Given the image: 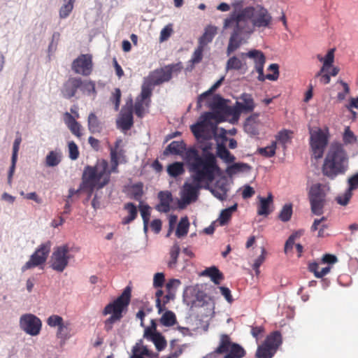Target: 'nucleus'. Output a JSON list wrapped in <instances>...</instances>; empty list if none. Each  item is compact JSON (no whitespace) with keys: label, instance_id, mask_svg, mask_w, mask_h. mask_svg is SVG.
Wrapping results in <instances>:
<instances>
[{"label":"nucleus","instance_id":"obj_23","mask_svg":"<svg viewBox=\"0 0 358 358\" xmlns=\"http://www.w3.org/2000/svg\"><path fill=\"white\" fill-rule=\"evenodd\" d=\"M233 343L231 342L228 335L223 334L221 336L219 346L214 352L207 355V358L214 357L216 354H224L228 352Z\"/></svg>","mask_w":358,"mask_h":358},{"label":"nucleus","instance_id":"obj_42","mask_svg":"<svg viewBox=\"0 0 358 358\" xmlns=\"http://www.w3.org/2000/svg\"><path fill=\"white\" fill-rule=\"evenodd\" d=\"M189 222L187 217H182L178 224L176 235L177 237L180 238L185 236L189 229Z\"/></svg>","mask_w":358,"mask_h":358},{"label":"nucleus","instance_id":"obj_51","mask_svg":"<svg viewBox=\"0 0 358 358\" xmlns=\"http://www.w3.org/2000/svg\"><path fill=\"white\" fill-rule=\"evenodd\" d=\"M180 246L176 243L171 247L170 250L171 260L168 263V265L170 268H172L176 266L180 253Z\"/></svg>","mask_w":358,"mask_h":358},{"label":"nucleus","instance_id":"obj_5","mask_svg":"<svg viewBox=\"0 0 358 358\" xmlns=\"http://www.w3.org/2000/svg\"><path fill=\"white\" fill-rule=\"evenodd\" d=\"M122 143L121 139H117L115 143L114 147L110 148V169H108V163L106 159H101L99 161L94 167H97L101 162H105L106 163V168L104 173V177L100 178L101 183L100 187H104L106 185L110 179V174L112 173H118V166L120 163H125L127 162L125 151L120 148V145Z\"/></svg>","mask_w":358,"mask_h":358},{"label":"nucleus","instance_id":"obj_63","mask_svg":"<svg viewBox=\"0 0 358 358\" xmlns=\"http://www.w3.org/2000/svg\"><path fill=\"white\" fill-rule=\"evenodd\" d=\"M165 280L164 275L163 273H157L154 275L153 286L155 288L162 287Z\"/></svg>","mask_w":358,"mask_h":358},{"label":"nucleus","instance_id":"obj_47","mask_svg":"<svg viewBox=\"0 0 358 358\" xmlns=\"http://www.w3.org/2000/svg\"><path fill=\"white\" fill-rule=\"evenodd\" d=\"M292 203H286L283 206L282 208L281 209L278 217L279 219L284 222H288L290 220L292 215Z\"/></svg>","mask_w":358,"mask_h":358},{"label":"nucleus","instance_id":"obj_40","mask_svg":"<svg viewBox=\"0 0 358 358\" xmlns=\"http://www.w3.org/2000/svg\"><path fill=\"white\" fill-rule=\"evenodd\" d=\"M143 195V184L138 182L134 184L129 189V197L136 201H141Z\"/></svg>","mask_w":358,"mask_h":358},{"label":"nucleus","instance_id":"obj_49","mask_svg":"<svg viewBox=\"0 0 358 358\" xmlns=\"http://www.w3.org/2000/svg\"><path fill=\"white\" fill-rule=\"evenodd\" d=\"M75 0H64V4L59 10V16L61 18H66L69 15L73 8Z\"/></svg>","mask_w":358,"mask_h":358},{"label":"nucleus","instance_id":"obj_13","mask_svg":"<svg viewBox=\"0 0 358 358\" xmlns=\"http://www.w3.org/2000/svg\"><path fill=\"white\" fill-rule=\"evenodd\" d=\"M20 327L27 334L31 336H37L41 331L42 322L36 315L27 313L20 317Z\"/></svg>","mask_w":358,"mask_h":358},{"label":"nucleus","instance_id":"obj_34","mask_svg":"<svg viewBox=\"0 0 358 358\" xmlns=\"http://www.w3.org/2000/svg\"><path fill=\"white\" fill-rule=\"evenodd\" d=\"M217 156L226 163H232L235 161V157L227 149L223 144H218L217 147Z\"/></svg>","mask_w":358,"mask_h":358},{"label":"nucleus","instance_id":"obj_7","mask_svg":"<svg viewBox=\"0 0 358 358\" xmlns=\"http://www.w3.org/2000/svg\"><path fill=\"white\" fill-rule=\"evenodd\" d=\"M326 185L321 183L313 184L308 192V199L311 212L316 215H321L324 213L327 196Z\"/></svg>","mask_w":358,"mask_h":358},{"label":"nucleus","instance_id":"obj_38","mask_svg":"<svg viewBox=\"0 0 358 358\" xmlns=\"http://www.w3.org/2000/svg\"><path fill=\"white\" fill-rule=\"evenodd\" d=\"M167 172L170 176L173 178L182 175L185 173L183 163L176 162L169 164L167 167Z\"/></svg>","mask_w":358,"mask_h":358},{"label":"nucleus","instance_id":"obj_48","mask_svg":"<svg viewBox=\"0 0 358 358\" xmlns=\"http://www.w3.org/2000/svg\"><path fill=\"white\" fill-rule=\"evenodd\" d=\"M150 100L144 101L136 99L134 104V113L138 117H142L145 113V106L148 107Z\"/></svg>","mask_w":358,"mask_h":358},{"label":"nucleus","instance_id":"obj_3","mask_svg":"<svg viewBox=\"0 0 358 358\" xmlns=\"http://www.w3.org/2000/svg\"><path fill=\"white\" fill-rule=\"evenodd\" d=\"M349 168V157L343 145L333 143L330 146L322 166V174L330 180L345 174Z\"/></svg>","mask_w":358,"mask_h":358},{"label":"nucleus","instance_id":"obj_50","mask_svg":"<svg viewBox=\"0 0 358 358\" xmlns=\"http://www.w3.org/2000/svg\"><path fill=\"white\" fill-rule=\"evenodd\" d=\"M152 85H153L151 84V81L149 80L148 82L144 83L141 87V94L138 98L144 101H146L147 99L150 100V97L151 96L152 92Z\"/></svg>","mask_w":358,"mask_h":358},{"label":"nucleus","instance_id":"obj_64","mask_svg":"<svg viewBox=\"0 0 358 358\" xmlns=\"http://www.w3.org/2000/svg\"><path fill=\"white\" fill-rule=\"evenodd\" d=\"M348 182L349 185V191L352 192L358 189V173L349 178Z\"/></svg>","mask_w":358,"mask_h":358},{"label":"nucleus","instance_id":"obj_39","mask_svg":"<svg viewBox=\"0 0 358 358\" xmlns=\"http://www.w3.org/2000/svg\"><path fill=\"white\" fill-rule=\"evenodd\" d=\"M245 355V350L240 345L233 343L224 358H242Z\"/></svg>","mask_w":358,"mask_h":358},{"label":"nucleus","instance_id":"obj_33","mask_svg":"<svg viewBox=\"0 0 358 358\" xmlns=\"http://www.w3.org/2000/svg\"><path fill=\"white\" fill-rule=\"evenodd\" d=\"M334 48L330 49L327 52L326 56L324 57L323 65L320 71L315 74V77H318L320 74L328 71L329 68L332 66V64L334 62Z\"/></svg>","mask_w":358,"mask_h":358},{"label":"nucleus","instance_id":"obj_4","mask_svg":"<svg viewBox=\"0 0 358 358\" xmlns=\"http://www.w3.org/2000/svg\"><path fill=\"white\" fill-rule=\"evenodd\" d=\"M106 168V163L101 162L97 167L87 166L85 168L82 177V182L78 189L71 188L69 190V195L66 199H71L80 192H87L88 197H90L96 187L101 189V180L104 177V173Z\"/></svg>","mask_w":358,"mask_h":358},{"label":"nucleus","instance_id":"obj_22","mask_svg":"<svg viewBox=\"0 0 358 358\" xmlns=\"http://www.w3.org/2000/svg\"><path fill=\"white\" fill-rule=\"evenodd\" d=\"M159 203L156 209L159 212L168 213L170 210V204L172 201V194L170 192L161 191L158 194Z\"/></svg>","mask_w":358,"mask_h":358},{"label":"nucleus","instance_id":"obj_46","mask_svg":"<svg viewBox=\"0 0 358 358\" xmlns=\"http://www.w3.org/2000/svg\"><path fill=\"white\" fill-rule=\"evenodd\" d=\"M275 353V351L263 343L257 350L256 358H272Z\"/></svg>","mask_w":358,"mask_h":358},{"label":"nucleus","instance_id":"obj_19","mask_svg":"<svg viewBox=\"0 0 358 358\" xmlns=\"http://www.w3.org/2000/svg\"><path fill=\"white\" fill-rule=\"evenodd\" d=\"M117 124L122 130L127 131L131 129L134 124L132 106L127 108H122Z\"/></svg>","mask_w":358,"mask_h":358},{"label":"nucleus","instance_id":"obj_59","mask_svg":"<svg viewBox=\"0 0 358 358\" xmlns=\"http://www.w3.org/2000/svg\"><path fill=\"white\" fill-rule=\"evenodd\" d=\"M121 319H119L117 317H113L110 315L108 319H106L104 322V330L106 332H110L113 330L114 324L118 322H120Z\"/></svg>","mask_w":358,"mask_h":358},{"label":"nucleus","instance_id":"obj_41","mask_svg":"<svg viewBox=\"0 0 358 358\" xmlns=\"http://www.w3.org/2000/svg\"><path fill=\"white\" fill-rule=\"evenodd\" d=\"M251 169L250 166L245 163H235L227 169V173L229 176L234 175L238 172L248 171Z\"/></svg>","mask_w":358,"mask_h":358},{"label":"nucleus","instance_id":"obj_28","mask_svg":"<svg viewBox=\"0 0 358 358\" xmlns=\"http://www.w3.org/2000/svg\"><path fill=\"white\" fill-rule=\"evenodd\" d=\"M201 275L209 277L215 285H219L224 279L223 274L216 266H214L206 268L202 272Z\"/></svg>","mask_w":358,"mask_h":358},{"label":"nucleus","instance_id":"obj_57","mask_svg":"<svg viewBox=\"0 0 358 358\" xmlns=\"http://www.w3.org/2000/svg\"><path fill=\"white\" fill-rule=\"evenodd\" d=\"M266 254V250L264 248H262L261 255L255 259V261L253 264V266H252L253 269L255 271L256 274H258L259 273V267L265 261Z\"/></svg>","mask_w":358,"mask_h":358},{"label":"nucleus","instance_id":"obj_62","mask_svg":"<svg viewBox=\"0 0 358 358\" xmlns=\"http://www.w3.org/2000/svg\"><path fill=\"white\" fill-rule=\"evenodd\" d=\"M121 99V91L119 88H115L110 98L111 101L115 105V110H118Z\"/></svg>","mask_w":358,"mask_h":358},{"label":"nucleus","instance_id":"obj_14","mask_svg":"<svg viewBox=\"0 0 358 358\" xmlns=\"http://www.w3.org/2000/svg\"><path fill=\"white\" fill-rule=\"evenodd\" d=\"M327 143L328 138L321 129L311 134L310 144L315 159H320L322 157Z\"/></svg>","mask_w":358,"mask_h":358},{"label":"nucleus","instance_id":"obj_20","mask_svg":"<svg viewBox=\"0 0 358 358\" xmlns=\"http://www.w3.org/2000/svg\"><path fill=\"white\" fill-rule=\"evenodd\" d=\"M258 114H252L246 119L244 124L245 131L250 136H257L259 133L260 121Z\"/></svg>","mask_w":358,"mask_h":358},{"label":"nucleus","instance_id":"obj_21","mask_svg":"<svg viewBox=\"0 0 358 358\" xmlns=\"http://www.w3.org/2000/svg\"><path fill=\"white\" fill-rule=\"evenodd\" d=\"M133 355L131 358H143L145 355L149 358H157L159 355L157 353L150 351L148 348L143 345V341L140 340L138 343L134 346Z\"/></svg>","mask_w":358,"mask_h":358},{"label":"nucleus","instance_id":"obj_56","mask_svg":"<svg viewBox=\"0 0 358 358\" xmlns=\"http://www.w3.org/2000/svg\"><path fill=\"white\" fill-rule=\"evenodd\" d=\"M68 148H69V158L72 160H76L79 157V150L78 145L76 144L74 141H70L68 143Z\"/></svg>","mask_w":358,"mask_h":358},{"label":"nucleus","instance_id":"obj_37","mask_svg":"<svg viewBox=\"0 0 358 358\" xmlns=\"http://www.w3.org/2000/svg\"><path fill=\"white\" fill-rule=\"evenodd\" d=\"M224 80V76L221 77L206 92L200 94L197 99V107H201V102L208 96L211 95L220 85L222 84Z\"/></svg>","mask_w":358,"mask_h":358},{"label":"nucleus","instance_id":"obj_26","mask_svg":"<svg viewBox=\"0 0 358 358\" xmlns=\"http://www.w3.org/2000/svg\"><path fill=\"white\" fill-rule=\"evenodd\" d=\"M217 33V27L213 25H208L205 29L204 33L199 39V43L206 46L208 43H210L215 36Z\"/></svg>","mask_w":358,"mask_h":358},{"label":"nucleus","instance_id":"obj_29","mask_svg":"<svg viewBox=\"0 0 358 358\" xmlns=\"http://www.w3.org/2000/svg\"><path fill=\"white\" fill-rule=\"evenodd\" d=\"M208 107L213 110H222L230 114V111L228 109L231 107L226 106L225 100L219 94L213 96L212 101L208 103Z\"/></svg>","mask_w":358,"mask_h":358},{"label":"nucleus","instance_id":"obj_11","mask_svg":"<svg viewBox=\"0 0 358 358\" xmlns=\"http://www.w3.org/2000/svg\"><path fill=\"white\" fill-rule=\"evenodd\" d=\"M70 258L69 246L67 245L58 246L55 248L52 254L50 266L57 272H62L68 266Z\"/></svg>","mask_w":358,"mask_h":358},{"label":"nucleus","instance_id":"obj_12","mask_svg":"<svg viewBox=\"0 0 358 358\" xmlns=\"http://www.w3.org/2000/svg\"><path fill=\"white\" fill-rule=\"evenodd\" d=\"M47 324L50 327H57L56 336L57 338L66 341L71 336V323L64 321L62 317L58 315H52L46 320Z\"/></svg>","mask_w":358,"mask_h":358},{"label":"nucleus","instance_id":"obj_31","mask_svg":"<svg viewBox=\"0 0 358 358\" xmlns=\"http://www.w3.org/2000/svg\"><path fill=\"white\" fill-rule=\"evenodd\" d=\"M87 125L89 131L92 134L100 133L102 131V124L94 113H90Z\"/></svg>","mask_w":358,"mask_h":358},{"label":"nucleus","instance_id":"obj_24","mask_svg":"<svg viewBox=\"0 0 358 358\" xmlns=\"http://www.w3.org/2000/svg\"><path fill=\"white\" fill-rule=\"evenodd\" d=\"M187 150L188 148L186 149V145L183 141H174L166 147L164 153V155L171 153L173 155H182L183 152L185 151V153L182 155L183 158L185 159V155Z\"/></svg>","mask_w":358,"mask_h":358},{"label":"nucleus","instance_id":"obj_30","mask_svg":"<svg viewBox=\"0 0 358 358\" xmlns=\"http://www.w3.org/2000/svg\"><path fill=\"white\" fill-rule=\"evenodd\" d=\"M247 64L242 59L236 56L231 57L227 62L226 71H229L231 70L240 71L242 69H246Z\"/></svg>","mask_w":358,"mask_h":358},{"label":"nucleus","instance_id":"obj_10","mask_svg":"<svg viewBox=\"0 0 358 358\" xmlns=\"http://www.w3.org/2000/svg\"><path fill=\"white\" fill-rule=\"evenodd\" d=\"M215 117V115L213 113L206 112L201 116L199 122L190 127L192 132L197 140L207 139L210 137L207 134L208 127H210L212 131L215 132L216 127L211 122Z\"/></svg>","mask_w":358,"mask_h":358},{"label":"nucleus","instance_id":"obj_9","mask_svg":"<svg viewBox=\"0 0 358 358\" xmlns=\"http://www.w3.org/2000/svg\"><path fill=\"white\" fill-rule=\"evenodd\" d=\"M51 246L50 241L41 243L31 255L29 260L22 267V271L44 264L48 257Z\"/></svg>","mask_w":358,"mask_h":358},{"label":"nucleus","instance_id":"obj_44","mask_svg":"<svg viewBox=\"0 0 358 358\" xmlns=\"http://www.w3.org/2000/svg\"><path fill=\"white\" fill-rule=\"evenodd\" d=\"M61 162V156L56 151H50L45 157L47 166L52 167L57 166Z\"/></svg>","mask_w":358,"mask_h":358},{"label":"nucleus","instance_id":"obj_27","mask_svg":"<svg viewBox=\"0 0 358 358\" xmlns=\"http://www.w3.org/2000/svg\"><path fill=\"white\" fill-rule=\"evenodd\" d=\"M273 203V196L270 193L266 198L259 196L257 213L259 215L267 216L270 214L269 206Z\"/></svg>","mask_w":358,"mask_h":358},{"label":"nucleus","instance_id":"obj_55","mask_svg":"<svg viewBox=\"0 0 358 358\" xmlns=\"http://www.w3.org/2000/svg\"><path fill=\"white\" fill-rule=\"evenodd\" d=\"M343 140L345 144H352L357 141V137L355 136L354 133L350 130L349 127H347L345 129Z\"/></svg>","mask_w":358,"mask_h":358},{"label":"nucleus","instance_id":"obj_36","mask_svg":"<svg viewBox=\"0 0 358 358\" xmlns=\"http://www.w3.org/2000/svg\"><path fill=\"white\" fill-rule=\"evenodd\" d=\"M237 204L235 203L232 206L222 210L218 218V221L221 226H224L228 224L231 218L232 213L237 210Z\"/></svg>","mask_w":358,"mask_h":358},{"label":"nucleus","instance_id":"obj_6","mask_svg":"<svg viewBox=\"0 0 358 358\" xmlns=\"http://www.w3.org/2000/svg\"><path fill=\"white\" fill-rule=\"evenodd\" d=\"M131 295V289L127 287L122 293L113 301L107 304L102 310V315L106 316L110 315L113 317L122 319L123 313L126 311L130 301Z\"/></svg>","mask_w":358,"mask_h":358},{"label":"nucleus","instance_id":"obj_60","mask_svg":"<svg viewBox=\"0 0 358 358\" xmlns=\"http://www.w3.org/2000/svg\"><path fill=\"white\" fill-rule=\"evenodd\" d=\"M139 210L143 222H149L150 217V207L147 204L140 205Z\"/></svg>","mask_w":358,"mask_h":358},{"label":"nucleus","instance_id":"obj_45","mask_svg":"<svg viewBox=\"0 0 358 358\" xmlns=\"http://www.w3.org/2000/svg\"><path fill=\"white\" fill-rule=\"evenodd\" d=\"M276 148V142L273 141L268 146L265 148H259L257 149V153L264 157H271L275 155Z\"/></svg>","mask_w":358,"mask_h":358},{"label":"nucleus","instance_id":"obj_58","mask_svg":"<svg viewBox=\"0 0 358 358\" xmlns=\"http://www.w3.org/2000/svg\"><path fill=\"white\" fill-rule=\"evenodd\" d=\"M204 47L203 45L199 43V46L194 50L191 62L194 64L199 63L203 58V52L204 50Z\"/></svg>","mask_w":358,"mask_h":358},{"label":"nucleus","instance_id":"obj_52","mask_svg":"<svg viewBox=\"0 0 358 358\" xmlns=\"http://www.w3.org/2000/svg\"><path fill=\"white\" fill-rule=\"evenodd\" d=\"M151 341L153 342V343L155 345L156 349L158 351H162V350H164L167 345V342H166L165 338L160 333L155 335V337L152 338Z\"/></svg>","mask_w":358,"mask_h":358},{"label":"nucleus","instance_id":"obj_61","mask_svg":"<svg viewBox=\"0 0 358 358\" xmlns=\"http://www.w3.org/2000/svg\"><path fill=\"white\" fill-rule=\"evenodd\" d=\"M173 32L172 24H169L166 25L160 32V41H166L171 35Z\"/></svg>","mask_w":358,"mask_h":358},{"label":"nucleus","instance_id":"obj_17","mask_svg":"<svg viewBox=\"0 0 358 358\" xmlns=\"http://www.w3.org/2000/svg\"><path fill=\"white\" fill-rule=\"evenodd\" d=\"M83 81L80 78L70 77L66 80L61 89V94L65 99H69L76 96L78 90L82 89Z\"/></svg>","mask_w":358,"mask_h":358},{"label":"nucleus","instance_id":"obj_25","mask_svg":"<svg viewBox=\"0 0 358 358\" xmlns=\"http://www.w3.org/2000/svg\"><path fill=\"white\" fill-rule=\"evenodd\" d=\"M263 343L273 351L276 352L277 349L282 343V336L280 332L275 331L271 333L267 336Z\"/></svg>","mask_w":358,"mask_h":358},{"label":"nucleus","instance_id":"obj_43","mask_svg":"<svg viewBox=\"0 0 358 358\" xmlns=\"http://www.w3.org/2000/svg\"><path fill=\"white\" fill-rule=\"evenodd\" d=\"M160 323L165 327H171L176 323V317L174 313L166 310L160 318Z\"/></svg>","mask_w":358,"mask_h":358},{"label":"nucleus","instance_id":"obj_18","mask_svg":"<svg viewBox=\"0 0 358 358\" xmlns=\"http://www.w3.org/2000/svg\"><path fill=\"white\" fill-rule=\"evenodd\" d=\"M241 102L237 101L236 106L228 109L230 114L238 116L242 111L250 112L253 110L255 103L251 94L244 93L241 95Z\"/></svg>","mask_w":358,"mask_h":358},{"label":"nucleus","instance_id":"obj_16","mask_svg":"<svg viewBox=\"0 0 358 358\" xmlns=\"http://www.w3.org/2000/svg\"><path fill=\"white\" fill-rule=\"evenodd\" d=\"M239 55L242 59L248 57L253 60L255 71L258 73L257 79L261 82H264V67L266 63L264 54L261 50L254 49L247 52H241Z\"/></svg>","mask_w":358,"mask_h":358},{"label":"nucleus","instance_id":"obj_1","mask_svg":"<svg viewBox=\"0 0 358 358\" xmlns=\"http://www.w3.org/2000/svg\"><path fill=\"white\" fill-rule=\"evenodd\" d=\"M234 11L224 20L223 28L231 29L227 55L230 56L238 49L243 43L242 36L251 35L256 27H268L272 22V17L268 11L260 6L243 7L242 0L232 3Z\"/></svg>","mask_w":358,"mask_h":358},{"label":"nucleus","instance_id":"obj_32","mask_svg":"<svg viewBox=\"0 0 358 358\" xmlns=\"http://www.w3.org/2000/svg\"><path fill=\"white\" fill-rule=\"evenodd\" d=\"M326 222V217H322L320 219H315L310 227L311 231H315L319 229L317 236L322 238L326 236L325 230L328 228V224Z\"/></svg>","mask_w":358,"mask_h":358},{"label":"nucleus","instance_id":"obj_8","mask_svg":"<svg viewBox=\"0 0 358 358\" xmlns=\"http://www.w3.org/2000/svg\"><path fill=\"white\" fill-rule=\"evenodd\" d=\"M182 69L181 63L169 64L152 72L148 77V80L151 81V84L154 86L159 85L169 82L172 78L173 73L180 72Z\"/></svg>","mask_w":358,"mask_h":358},{"label":"nucleus","instance_id":"obj_15","mask_svg":"<svg viewBox=\"0 0 358 358\" xmlns=\"http://www.w3.org/2000/svg\"><path fill=\"white\" fill-rule=\"evenodd\" d=\"M72 70L77 74L90 76L93 69L92 57L90 54H82L73 60Z\"/></svg>","mask_w":358,"mask_h":358},{"label":"nucleus","instance_id":"obj_35","mask_svg":"<svg viewBox=\"0 0 358 358\" xmlns=\"http://www.w3.org/2000/svg\"><path fill=\"white\" fill-rule=\"evenodd\" d=\"M124 208L129 213V215L124 217L122 220V224L124 225L128 224L134 221L138 215L136 206L133 203H127Z\"/></svg>","mask_w":358,"mask_h":358},{"label":"nucleus","instance_id":"obj_54","mask_svg":"<svg viewBox=\"0 0 358 358\" xmlns=\"http://www.w3.org/2000/svg\"><path fill=\"white\" fill-rule=\"evenodd\" d=\"M291 134H292V132L288 130L280 131L276 136V140L280 143H281L282 145L285 146L286 144L287 143H289L291 140V136H290Z\"/></svg>","mask_w":358,"mask_h":358},{"label":"nucleus","instance_id":"obj_53","mask_svg":"<svg viewBox=\"0 0 358 358\" xmlns=\"http://www.w3.org/2000/svg\"><path fill=\"white\" fill-rule=\"evenodd\" d=\"M268 70L272 71L273 73L272 74L268 73L266 75L264 74V81L266 79H268L269 80H273V81L278 80V78L279 77V66H278V64H271L268 66Z\"/></svg>","mask_w":358,"mask_h":358},{"label":"nucleus","instance_id":"obj_2","mask_svg":"<svg viewBox=\"0 0 358 358\" xmlns=\"http://www.w3.org/2000/svg\"><path fill=\"white\" fill-rule=\"evenodd\" d=\"M185 160L189 166V171L196 184L185 182L181 192V201L184 205L196 200L200 183L212 182L215 173L220 171L215 156L211 152H204L200 156L198 150L189 148L185 155Z\"/></svg>","mask_w":358,"mask_h":358}]
</instances>
